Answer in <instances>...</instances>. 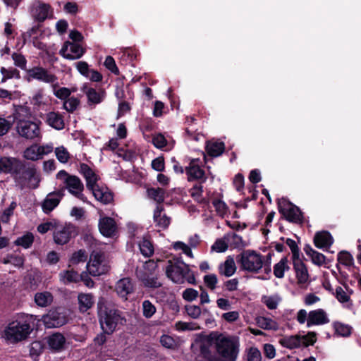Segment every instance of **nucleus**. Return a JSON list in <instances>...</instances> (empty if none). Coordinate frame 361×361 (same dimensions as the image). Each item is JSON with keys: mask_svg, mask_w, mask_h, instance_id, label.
Listing matches in <instances>:
<instances>
[{"mask_svg": "<svg viewBox=\"0 0 361 361\" xmlns=\"http://www.w3.org/2000/svg\"><path fill=\"white\" fill-rule=\"evenodd\" d=\"M0 172L11 174L16 185L23 190L26 187L36 189L39 185L40 178L35 165L16 157L0 158Z\"/></svg>", "mask_w": 361, "mask_h": 361, "instance_id": "obj_1", "label": "nucleus"}, {"mask_svg": "<svg viewBox=\"0 0 361 361\" xmlns=\"http://www.w3.org/2000/svg\"><path fill=\"white\" fill-rule=\"evenodd\" d=\"M33 322L32 315L19 314L15 319L9 322L1 334L3 338L8 344H17L26 340L31 332Z\"/></svg>", "mask_w": 361, "mask_h": 361, "instance_id": "obj_2", "label": "nucleus"}, {"mask_svg": "<svg viewBox=\"0 0 361 361\" xmlns=\"http://www.w3.org/2000/svg\"><path fill=\"white\" fill-rule=\"evenodd\" d=\"M79 172L86 180L87 188L92 191L95 199L104 204L114 202V193L106 186L99 185V176L85 163H80Z\"/></svg>", "mask_w": 361, "mask_h": 361, "instance_id": "obj_3", "label": "nucleus"}, {"mask_svg": "<svg viewBox=\"0 0 361 361\" xmlns=\"http://www.w3.org/2000/svg\"><path fill=\"white\" fill-rule=\"evenodd\" d=\"M211 338L214 341L217 361L236 360L240 346L237 338L217 332V334H214Z\"/></svg>", "mask_w": 361, "mask_h": 361, "instance_id": "obj_4", "label": "nucleus"}, {"mask_svg": "<svg viewBox=\"0 0 361 361\" xmlns=\"http://www.w3.org/2000/svg\"><path fill=\"white\" fill-rule=\"evenodd\" d=\"M28 109L26 107L20 106L14 113V119H16L17 132L20 136L27 140H33L40 135L39 124L40 121H33L29 119H25L20 111L27 112Z\"/></svg>", "mask_w": 361, "mask_h": 361, "instance_id": "obj_5", "label": "nucleus"}, {"mask_svg": "<svg viewBox=\"0 0 361 361\" xmlns=\"http://www.w3.org/2000/svg\"><path fill=\"white\" fill-rule=\"evenodd\" d=\"M98 314L99 317V323L102 331L107 334H111L115 331L116 326L119 324H122L124 318L121 315V312L112 307L99 306L98 304Z\"/></svg>", "mask_w": 361, "mask_h": 361, "instance_id": "obj_6", "label": "nucleus"}, {"mask_svg": "<svg viewBox=\"0 0 361 361\" xmlns=\"http://www.w3.org/2000/svg\"><path fill=\"white\" fill-rule=\"evenodd\" d=\"M277 207L279 212L288 222L299 224L303 223V212L288 198L278 199Z\"/></svg>", "mask_w": 361, "mask_h": 361, "instance_id": "obj_7", "label": "nucleus"}, {"mask_svg": "<svg viewBox=\"0 0 361 361\" xmlns=\"http://www.w3.org/2000/svg\"><path fill=\"white\" fill-rule=\"evenodd\" d=\"M235 260L240 265V271H259L262 267V256L254 250H245L238 255Z\"/></svg>", "mask_w": 361, "mask_h": 361, "instance_id": "obj_8", "label": "nucleus"}, {"mask_svg": "<svg viewBox=\"0 0 361 361\" xmlns=\"http://www.w3.org/2000/svg\"><path fill=\"white\" fill-rule=\"evenodd\" d=\"M42 321L47 328H57L66 324L68 319L64 310L58 307L50 310L43 316Z\"/></svg>", "mask_w": 361, "mask_h": 361, "instance_id": "obj_9", "label": "nucleus"}, {"mask_svg": "<svg viewBox=\"0 0 361 361\" xmlns=\"http://www.w3.org/2000/svg\"><path fill=\"white\" fill-rule=\"evenodd\" d=\"M200 159H191L189 165L185 167V173L188 176V181L200 180V183H204L207 180V176L204 171L199 165Z\"/></svg>", "mask_w": 361, "mask_h": 361, "instance_id": "obj_10", "label": "nucleus"}, {"mask_svg": "<svg viewBox=\"0 0 361 361\" xmlns=\"http://www.w3.org/2000/svg\"><path fill=\"white\" fill-rule=\"evenodd\" d=\"M28 81L31 79H35L46 83H53L57 78L55 75L51 74L49 71L42 67L35 66L27 71Z\"/></svg>", "mask_w": 361, "mask_h": 361, "instance_id": "obj_11", "label": "nucleus"}, {"mask_svg": "<svg viewBox=\"0 0 361 361\" xmlns=\"http://www.w3.org/2000/svg\"><path fill=\"white\" fill-rule=\"evenodd\" d=\"M108 263L109 262L106 260V255L104 252L100 250H93L90 254L89 261L87 263L86 271H90V267L96 268L97 271H98V269L100 266H102L103 268L102 271H108V269L110 268V267L108 265Z\"/></svg>", "mask_w": 361, "mask_h": 361, "instance_id": "obj_12", "label": "nucleus"}, {"mask_svg": "<svg viewBox=\"0 0 361 361\" xmlns=\"http://www.w3.org/2000/svg\"><path fill=\"white\" fill-rule=\"evenodd\" d=\"M98 226L99 232L105 237H112L115 235L117 229L114 219L109 216L101 217Z\"/></svg>", "mask_w": 361, "mask_h": 361, "instance_id": "obj_13", "label": "nucleus"}, {"mask_svg": "<svg viewBox=\"0 0 361 361\" xmlns=\"http://www.w3.org/2000/svg\"><path fill=\"white\" fill-rule=\"evenodd\" d=\"M47 343L50 350L59 353L65 349L66 338L61 333H54L46 337Z\"/></svg>", "mask_w": 361, "mask_h": 361, "instance_id": "obj_14", "label": "nucleus"}, {"mask_svg": "<svg viewBox=\"0 0 361 361\" xmlns=\"http://www.w3.org/2000/svg\"><path fill=\"white\" fill-rule=\"evenodd\" d=\"M81 90L86 94L89 104H98L101 103L106 94L104 90L97 92L94 88L90 87L87 83L83 84Z\"/></svg>", "mask_w": 361, "mask_h": 361, "instance_id": "obj_15", "label": "nucleus"}, {"mask_svg": "<svg viewBox=\"0 0 361 361\" xmlns=\"http://www.w3.org/2000/svg\"><path fill=\"white\" fill-rule=\"evenodd\" d=\"M76 235L75 228L71 225L63 227L54 233V240L58 245L67 244Z\"/></svg>", "mask_w": 361, "mask_h": 361, "instance_id": "obj_16", "label": "nucleus"}, {"mask_svg": "<svg viewBox=\"0 0 361 361\" xmlns=\"http://www.w3.org/2000/svg\"><path fill=\"white\" fill-rule=\"evenodd\" d=\"M329 322L326 312L322 309L310 311L308 313L307 326L323 325Z\"/></svg>", "mask_w": 361, "mask_h": 361, "instance_id": "obj_17", "label": "nucleus"}, {"mask_svg": "<svg viewBox=\"0 0 361 361\" xmlns=\"http://www.w3.org/2000/svg\"><path fill=\"white\" fill-rule=\"evenodd\" d=\"M331 234L326 231L317 232L314 237V244L319 249L329 248L333 244Z\"/></svg>", "mask_w": 361, "mask_h": 361, "instance_id": "obj_18", "label": "nucleus"}, {"mask_svg": "<svg viewBox=\"0 0 361 361\" xmlns=\"http://www.w3.org/2000/svg\"><path fill=\"white\" fill-rule=\"evenodd\" d=\"M46 123L58 130L65 128L63 116L59 112L50 111L47 114Z\"/></svg>", "mask_w": 361, "mask_h": 361, "instance_id": "obj_19", "label": "nucleus"}, {"mask_svg": "<svg viewBox=\"0 0 361 361\" xmlns=\"http://www.w3.org/2000/svg\"><path fill=\"white\" fill-rule=\"evenodd\" d=\"M64 184L66 188L73 196L78 191H82L84 190V185L81 180L76 176H68L65 178Z\"/></svg>", "mask_w": 361, "mask_h": 361, "instance_id": "obj_20", "label": "nucleus"}, {"mask_svg": "<svg viewBox=\"0 0 361 361\" xmlns=\"http://www.w3.org/2000/svg\"><path fill=\"white\" fill-rule=\"evenodd\" d=\"M50 9L51 6L49 4L40 3L37 6L32 8V16L36 21L42 23L48 18Z\"/></svg>", "mask_w": 361, "mask_h": 361, "instance_id": "obj_21", "label": "nucleus"}, {"mask_svg": "<svg viewBox=\"0 0 361 361\" xmlns=\"http://www.w3.org/2000/svg\"><path fill=\"white\" fill-rule=\"evenodd\" d=\"M305 254L308 256L312 262L316 265L321 266L324 264L326 257L322 254L314 250L310 245L306 244L303 248Z\"/></svg>", "mask_w": 361, "mask_h": 361, "instance_id": "obj_22", "label": "nucleus"}, {"mask_svg": "<svg viewBox=\"0 0 361 361\" xmlns=\"http://www.w3.org/2000/svg\"><path fill=\"white\" fill-rule=\"evenodd\" d=\"M55 195L54 192L49 193L42 202V209L45 214H49L59 204L60 198L55 197Z\"/></svg>", "mask_w": 361, "mask_h": 361, "instance_id": "obj_23", "label": "nucleus"}, {"mask_svg": "<svg viewBox=\"0 0 361 361\" xmlns=\"http://www.w3.org/2000/svg\"><path fill=\"white\" fill-rule=\"evenodd\" d=\"M143 284L147 287L158 288L161 286V283L154 272H141L139 276Z\"/></svg>", "mask_w": 361, "mask_h": 361, "instance_id": "obj_24", "label": "nucleus"}, {"mask_svg": "<svg viewBox=\"0 0 361 361\" xmlns=\"http://www.w3.org/2000/svg\"><path fill=\"white\" fill-rule=\"evenodd\" d=\"M225 145L223 142H207L205 150L207 154L212 157H216L223 154Z\"/></svg>", "mask_w": 361, "mask_h": 361, "instance_id": "obj_25", "label": "nucleus"}, {"mask_svg": "<svg viewBox=\"0 0 361 361\" xmlns=\"http://www.w3.org/2000/svg\"><path fill=\"white\" fill-rule=\"evenodd\" d=\"M78 300L80 312H87L94 303L93 295L89 293H80L78 296Z\"/></svg>", "mask_w": 361, "mask_h": 361, "instance_id": "obj_26", "label": "nucleus"}, {"mask_svg": "<svg viewBox=\"0 0 361 361\" xmlns=\"http://www.w3.org/2000/svg\"><path fill=\"white\" fill-rule=\"evenodd\" d=\"M116 289L118 295L126 297L133 292V285L129 278H123L117 282Z\"/></svg>", "mask_w": 361, "mask_h": 361, "instance_id": "obj_27", "label": "nucleus"}, {"mask_svg": "<svg viewBox=\"0 0 361 361\" xmlns=\"http://www.w3.org/2000/svg\"><path fill=\"white\" fill-rule=\"evenodd\" d=\"M279 343L285 348L293 349L302 346V340L300 335L289 336L281 338Z\"/></svg>", "mask_w": 361, "mask_h": 361, "instance_id": "obj_28", "label": "nucleus"}, {"mask_svg": "<svg viewBox=\"0 0 361 361\" xmlns=\"http://www.w3.org/2000/svg\"><path fill=\"white\" fill-rule=\"evenodd\" d=\"M337 261L338 263L336 267L338 269L339 264L345 266L347 269L355 267L353 257L349 252L346 250H342L338 253Z\"/></svg>", "mask_w": 361, "mask_h": 361, "instance_id": "obj_29", "label": "nucleus"}, {"mask_svg": "<svg viewBox=\"0 0 361 361\" xmlns=\"http://www.w3.org/2000/svg\"><path fill=\"white\" fill-rule=\"evenodd\" d=\"M147 194L149 198L161 204L164 201L166 191L161 188H149L147 189Z\"/></svg>", "mask_w": 361, "mask_h": 361, "instance_id": "obj_30", "label": "nucleus"}, {"mask_svg": "<svg viewBox=\"0 0 361 361\" xmlns=\"http://www.w3.org/2000/svg\"><path fill=\"white\" fill-rule=\"evenodd\" d=\"M45 147L44 146L38 147L35 150L32 148H27L25 152V157L27 159L36 161L41 158V156L43 154H47L51 152V149L45 151Z\"/></svg>", "mask_w": 361, "mask_h": 361, "instance_id": "obj_31", "label": "nucleus"}, {"mask_svg": "<svg viewBox=\"0 0 361 361\" xmlns=\"http://www.w3.org/2000/svg\"><path fill=\"white\" fill-rule=\"evenodd\" d=\"M217 334V331H213L204 339H202L200 343V353L204 355H208L211 354V348H214V341L211 338L212 336Z\"/></svg>", "mask_w": 361, "mask_h": 361, "instance_id": "obj_32", "label": "nucleus"}, {"mask_svg": "<svg viewBox=\"0 0 361 361\" xmlns=\"http://www.w3.org/2000/svg\"><path fill=\"white\" fill-rule=\"evenodd\" d=\"M164 271H190L189 266L178 259H173V262L169 260L165 268L162 267Z\"/></svg>", "mask_w": 361, "mask_h": 361, "instance_id": "obj_33", "label": "nucleus"}, {"mask_svg": "<svg viewBox=\"0 0 361 361\" xmlns=\"http://www.w3.org/2000/svg\"><path fill=\"white\" fill-rule=\"evenodd\" d=\"M139 247L140 252L145 257H149L154 253L153 243L152 240L147 237H144L142 240L139 243Z\"/></svg>", "mask_w": 361, "mask_h": 361, "instance_id": "obj_34", "label": "nucleus"}, {"mask_svg": "<svg viewBox=\"0 0 361 361\" xmlns=\"http://www.w3.org/2000/svg\"><path fill=\"white\" fill-rule=\"evenodd\" d=\"M256 323L259 327L267 330H277L279 328L275 321L264 317H257Z\"/></svg>", "mask_w": 361, "mask_h": 361, "instance_id": "obj_35", "label": "nucleus"}, {"mask_svg": "<svg viewBox=\"0 0 361 361\" xmlns=\"http://www.w3.org/2000/svg\"><path fill=\"white\" fill-rule=\"evenodd\" d=\"M35 301L38 306L47 307L53 301V296L49 292L37 293L35 296Z\"/></svg>", "mask_w": 361, "mask_h": 361, "instance_id": "obj_36", "label": "nucleus"}, {"mask_svg": "<svg viewBox=\"0 0 361 361\" xmlns=\"http://www.w3.org/2000/svg\"><path fill=\"white\" fill-rule=\"evenodd\" d=\"M70 51L71 53L67 54L66 59L74 60L81 58L85 50L79 44L71 42Z\"/></svg>", "mask_w": 361, "mask_h": 361, "instance_id": "obj_37", "label": "nucleus"}, {"mask_svg": "<svg viewBox=\"0 0 361 361\" xmlns=\"http://www.w3.org/2000/svg\"><path fill=\"white\" fill-rule=\"evenodd\" d=\"M34 242V235L31 232H27L21 237H18L14 244L17 246H21L25 249L30 248Z\"/></svg>", "mask_w": 361, "mask_h": 361, "instance_id": "obj_38", "label": "nucleus"}, {"mask_svg": "<svg viewBox=\"0 0 361 361\" xmlns=\"http://www.w3.org/2000/svg\"><path fill=\"white\" fill-rule=\"evenodd\" d=\"M1 73L2 75L1 82H4L8 79L11 78H20V71L13 67H9L8 68L1 67Z\"/></svg>", "mask_w": 361, "mask_h": 361, "instance_id": "obj_39", "label": "nucleus"}, {"mask_svg": "<svg viewBox=\"0 0 361 361\" xmlns=\"http://www.w3.org/2000/svg\"><path fill=\"white\" fill-rule=\"evenodd\" d=\"M44 344L39 341H33L30 345V356L34 360H37L39 356L42 353Z\"/></svg>", "mask_w": 361, "mask_h": 361, "instance_id": "obj_40", "label": "nucleus"}, {"mask_svg": "<svg viewBox=\"0 0 361 361\" xmlns=\"http://www.w3.org/2000/svg\"><path fill=\"white\" fill-rule=\"evenodd\" d=\"M224 239H226L228 243H230L231 245L234 248H238L243 247V241L241 236L235 233H227L224 235Z\"/></svg>", "mask_w": 361, "mask_h": 361, "instance_id": "obj_41", "label": "nucleus"}, {"mask_svg": "<svg viewBox=\"0 0 361 361\" xmlns=\"http://www.w3.org/2000/svg\"><path fill=\"white\" fill-rule=\"evenodd\" d=\"M15 121L16 119H14V114L13 116H8V119L0 116V136L6 135L8 132Z\"/></svg>", "mask_w": 361, "mask_h": 361, "instance_id": "obj_42", "label": "nucleus"}, {"mask_svg": "<svg viewBox=\"0 0 361 361\" xmlns=\"http://www.w3.org/2000/svg\"><path fill=\"white\" fill-rule=\"evenodd\" d=\"M80 99L75 97H69L63 102V108L68 113H73L80 105Z\"/></svg>", "mask_w": 361, "mask_h": 361, "instance_id": "obj_43", "label": "nucleus"}, {"mask_svg": "<svg viewBox=\"0 0 361 361\" xmlns=\"http://www.w3.org/2000/svg\"><path fill=\"white\" fill-rule=\"evenodd\" d=\"M142 306V314L145 318H151L157 311L156 307L149 300H144Z\"/></svg>", "mask_w": 361, "mask_h": 361, "instance_id": "obj_44", "label": "nucleus"}, {"mask_svg": "<svg viewBox=\"0 0 361 361\" xmlns=\"http://www.w3.org/2000/svg\"><path fill=\"white\" fill-rule=\"evenodd\" d=\"M60 276L64 283L80 281V274L78 272H61Z\"/></svg>", "mask_w": 361, "mask_h": 361, "instance_id": "obj_45", "label": "nucleus"}, {"mask_svg": "<svg viewBox=\"0 0 361 361\" xmlns=\"http://www.w3.org/2000/svg\"><path fill=\"white\" fill-rule=\"evenodd\" d=\"M87 259V252L84 249H80L73 253L70 262L73 264H77L80 262H85Z\"/></svg>", "mask_w": 361, "mask_h": 361, "instance_id": "obj_46", "label": "nucleus"}, {"mask_svg": "<svg viewBox=\"0 0 361 361\" xmlns=\"http://www.w3.org/2000/svg\"><path fill=\"white\" fill-rule=\"evenodd\" d=\"M237 267L235 263V259L233 256H228L224 263L219 266V271H236Z\"/></svg>", "mask_w": 361, "mask_h": 361, "instance_id": "obj_47", "label": "nucleus"}, {"mask_svg": "<svg viewBox=\"0 0 361 361\" xmlns=\"http://www.w3.org/2000/svg\"><path fill=\"white\" fill-rule=\"evenodd\" d=\"M55 154L57 159L63 164L67 163L70 159V153L63 146L56 147Z\"/></svg>", "mask_w": 361, "mask_h": 361, "instance_id": "obj_48", "label": "nucleus"}, {"mask_svg": "<svg viewBox=\"0 0 361 361\" xmlns=\"http://www.w3.org/2000/svg\"><path fill=\"white\" fill-rule=\"evenodd\" d=\"M190 272H166V275L173 282L178 284H182L185 282V276Z\"/></svg>", "mask_w": 361, "mask_h": 361, "instance_id": "obj_49", "label": "nucleus"}, {"mask_svg": "<svg viewBox=\"0 0 361 361\" xmlns=\"http://www.w3.org/2000/svg\"><path fill=\"white\" fill-rule=\"evenodd\" d=\"M228 245L226 239H224V236L222 238H218L216 240L213 245L212 246V250L216 252H224L228 250Z\"/></svg>", "mask_w": 361, "mask_h": 361, "instance_id": "obj_50", "label": "nucleus"}, {"mask_svg": "<svg viewBox=\"0 0 361 361\" xmlns=\"http://www.w3.org/2000/svg\"><path fill=\"white\" fill-rule=\"evenodd\" d=\"M262 355L259 350L255 347L250 348L246 353V361H261Z\"/></svg>", "mask_w": 361, "mask_h": 361, "instance_id": "obj_51", "label": "nucleus"}, {"mask_svg": "<svg viewBox=\"0 0 361 361\" xmlns=\"http://www.w3.org/2000/svg\"><path fill=\"white\" fill-rule=\"evenodd\" d=\"M302 340V345L307 347L313 345L317 341V334L313 331L308 332L306 335L300 336Z\"/></svg>", "mask_w": 361, "mask_h": 361, "instance_id": "obj_52", "label": "nucleus"}, {"mask_svg": "<svg viewBox=\"0 0 361 361\" xmlns=\"http://www.w3.org/2000/svg\"><path fill=\"white\" fill-rule=\"evenodd\" d=\"M75 91V89L71 90L68 87H63L55 90L54 94L58 99L65 102L71 96L72 92Z\"/></svg>", "mask_w": 361, "mask_h": 361, "instance_id": "obj_53", "label": "nucleus"}, {"mask_svg": "<svg viewBox=\"0 0 361 361\" xmlns=\"http://www.w3.org/2000/svg\"><path fill=\"white\" fill-rule=\"evenodd\" d=\"M105 67L116 75L120 74V71L116 64L114 59L111 56H107L104 61Z\"/></svg>", "mask_w": 361, "mask_h": 361, "instance_id": "obj_54", "label": "nucleus"}, {"mask_svg": "<svg viewBox=\"0 0 361 361\" xmlns=\"http://www.w3.org/2000/svg\"><path fill=\"white\" fill-rule=\"evenodd\" d=\"M156 226L161 228L164 230L166 229L171 224V218L167 216L165 214L159 215V216L154 219Z\"/></svg>", "mask_w": 361, "mask_h": 361, "instance_id": "obj_55", "label": "nucleus"}, {"mask_svg": "<svg viewBox=\"0 0 361 361\" xmlns=\"http://www.w3.org/2000/svg\"><path fill=\"white\" fill-rule=\"evenodd\" d=\"M212 204L215 207L216 212L220 215H224L228 212V206L224 201L219 199L214 200L212 201Z\"/></svg>", "mask_w": 361, "mask_h": 361, "instance_id": "obj_56", "label": "nucleus"}, {"mask_svg": "<svg viewBox=\"0 0 361 361\" xmlns=\"http://www.w3.org/2000/svg\"><path fill=\"white\" fill-rule=\"evenodd\" d=\"M152 168L158 171L162 172L165 169V161L163 156H159L154 159L151 164Z\"/></svg>", "mask_w": 361, "mask_h": 361, "instance_id": "obj_57", "label": "nucleus"}, {"mask_svg": "<svg viewBox=\"0 0 361 361\" xmlns=\"http://www.w3.org/2000/svg\"><path fill=\"white\" fill-rule=\"evenodd\" d=\"M14 64L18 68L25 70L26 68L27 60L23 55L14 52L12 54Z\"/></svg>", "mask_w": 361, "mask_h": 361, "instance_id": "obj_58", "label": "nucleus"}, {"mask_svg": "<svg viewBox=\"0 0 361 361\" xmlns=\"http://www.w3.org/2000/svg\"><path fill=\"white\" fill-rule=\"evenodd\" d=\"M335 331L336 333L341 336H348L351 333V328L348 326L341 323L335 324Z\"/></svg>", "mask_w": 361, "mask_h": 361, "instance_id": "obj_59", "label": "nucleus"}, {"mask_svg": "<svg viewBox=\"0 0 361 361\" xmlns=\"http://www.w3.org/2000/svg\"><path fill=\"white\" fill-rule=\"evenodd\" d=\"M75 66L78 71L83 76L89 77L90 71L91 69L86 61H80L75 63Z\"/></svg>", "mask_w": 361, "mask_h": 361, "instance_id": "obj_60", "label": "nucleus"}, {"mask_svg": "<svg viewBox=\"0 0 361 361\" xmlns=\"http://www.w3.org/2000/svg\"><path fill=\"white\" fill-rule=\"evenodd\" d=\"M185 311L189 317L192 319H197L201 314V309L197 305H186Z\"/></svg>", "mask_w": 361, "mask_h": 361, "instance_id": "obj_61", "label": "nucleus"}, {"mask_svg": "<svg viewBox=\"0 0 361 361\" xmlns=\"http://www.w3.org/2000/svg\"><path fill=\"white\" fill-rule=\"evenodd\" d=\"M293 262V268L294 271H307V267L304 262L300 259V255L297 257L292 256Z\"/></svg>", "mask_w": 361, "mask_h": 361, "instance_id": "obj_62", "label": "nucleus"}, {"mask_svg": "<svg viewBox=\"0 0 361 361\" xmlns=\"http://www.w3.org/2000/svg\"><path fill=\"white\" fill-rule=\"evenodd\" d=\"M160 343L164 347L170 349L174 348L176 345L175 340L168 335L161 336L160 338Z\"/></svg>", "mask_w": 361, "mask_h": 361, "instance_id": "obj_63", "label": "nucleus"}, {"mask_svg": "<svg viewBox=\"0 0 361 361\" xmlns=\"http://www.w3.org/2000/svg\"><path fill=\"white\" fill-rule=\"evenodd\" d=\"M152 143L157 148L161 149L166 145L167 141L163 135L158 134L152 138Z\"/></svg>", "mask_w": 361, "mask_h": 361, "instance_id": "obj_64", "label": "nucleus"}]
</instances>
